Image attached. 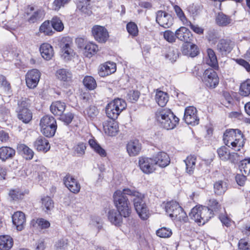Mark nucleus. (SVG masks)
<instances>
[{"label":"nucleus","instance_id":"nucleus-36","mask_svg":"<svg viewBox=\"0 0 250 250\" xmlns=\"http://www.w3.org/2000/svg\"><path fill=\"white\" fill-rule=\"evenodd\" d=\"M168 96L166 92L162 91H157L155 100L158 104L162 107L165 106L168 101Z\"/></svg>","mask_w":250,"mask_h":250},{"label":"nucleus","instance_id":"nucleus-42","mask_svg":"<svg viewBox=\"0 0 250 250\" xmlns=\"http://www.w3.org/2000/svg\"><path fill=\"white\" fill-rule=\"evenodd\" d=\"M216 22L220 26H226L230 24L231 19L223 13H219L216 17Z\"/></svg>","mask_w":250,"mask_h":250},{"label":"nucleus","instance_id":"nucleus-28","mask_svg":"<svg viewBox=\"0 0 250 250\" xmlns=\"http://www.w3.org/2000/svg\"><path fill=\"white\" fill-rule=\"evenodd\" d=\"M182 52L185 55L194 57L197 55L198 51L196 45L188 42L182 46Z\"/></svg>","mask_w":250,"mask_h":250},{"label":"nucleus","instance_id":"nucleus-29","mask_svg":"<svg viewBox=\"0 0 250 250\" xmlns=\"http://www.w3.org/2000/svg\"><path fill=\"white\" fill-rule=\"evenodd\" d=\"M66 107L65 104L61 101L53 102L50 106V111L55 115L60 116Z\"/></svg>","mask_w":250,"mask_h":250},{"label":"nucleus","instance_id":"nucleus-7","mask_svg":"<svg viewBox=\"0 0 250 250\" xmlns=\"http://www.w3.org/2000/svg\"><path fill=\"white\" fill-rule=\"evenodd\" d=\"M91 33L94 39L99 43H105L109 37L107 29L99 25H95L92 27Z\"/></svg>","mask_w":250,"mask_h":250},{"label":"nucleus","instance_id":"nucleus-15","mask_svg":"<svg viewBox=\"0 0 250 250\" xmlns=\"http://www.w3.org/2000/svg\"><path fill=\"white\" fill-rule=\"evenodd\" d=\"M234 45V42L230 40L221 39L219 41L216 48L222 55H226L230 52Z\"/></svg>","mask_w":250,"mask_h":250},{"label":"nucleus","instance_id":"nucleus-21","mask_svg":"<svg viewBox=\"0 0 250 250\" xmlns=\"http://www.w3.org/2000/svg\"><path fill=\"white\" fill-rule=\"evenodd\" d=\"M156 166L161 167H165L170 163V158L168 155L165 152H159L153 157Z\"/></svg>","mask_w":250,"mask_h":250},{"label":"nucleus","instance_id":"nucleus-43","mask_svg":"<svg viewBox=\"0 0 250 250\" xmlns=\"http://www.w3.org/2000/svg\"><path fill=\"white\" fill-rule=\"evenodd\" d=\"M196 158L194 156L190 155L185 160L187 172L191 174L195 168Z\"/></svg>","mask_w":250,"mask_h":250},{"label":"nucleus","instance_id":"nucleus-55","mask_svg":"<svg viewBox=\"0 0 250 250\" xmlns=\"http://www.w3.org/2000/svg\"><path fill=\"white\" fill-rule=\"evenodd\" d=\"M70 0H54L52 4V9L58 11L61 8L67 4Z\"/></svg>","mask_w":250,"mask_h":250},{"label":"nucleus","instance_id":"nucleus-22","mask_svg":"<svg viewBox=\"0 0 250 250\" xmlns=\"http://www.w3.org/2000/svg\"><path fill=\"white\" fill-rule=\"evenodd\" d=\"M107 217L110 222L116 226H120L123 223V216L117 210L112 209L108 211Z\"/></svg>","mask_w":250,"mask_h":250},{"label":"nucleus","instance_id":"nucleus-64","mask_svg":"<svg viewBox=\"0 0 250 250\" xmlns=\"http://www.w3.org/2000/svg\"><path fill=\"white\" fill-rule=\"evenodd\" d=\"M140 96V92L138 91H130L127 94V99L131 103L136 102Z\"/></svg>","mask_w":250,"mask_h":250},{"label":"nucleus","instance_id":"nucleus-27","mask_svg":"<svg viewBox=\"0 0 250 250\" xmlns=\"http://www.w3.org/2000/svg\"><path fill=\"white\" fill-rule=\"evenodd\" d=\"M55 76L59 80L64 82H70L72 78L71 72L69 70L64 68L57 70Z\"/></svg>","mask_w":250,"mask_h":250},{"label":"nucleus","instance_id":"nucleus-25","mask_svg":"<svg viewBox=\"0 0 250 250\" xmlns=\"http://www.w3.org/2000/svg\"><path fill=\"white\" fill-rule=\"evenodd\" d=\"M40 52L43 59L50 60L54 56L53 47L48 43H43L40 47Z\"/></svg>","mask_w":250,"mask_h":250},{"label":"nucleus","instance_id":"nucleus-57","mask_svg":"<svg viewBox=\"0 0 250 250\" xmlns=\"http://www.w3.org/2000/svg\"><path fill=\"white\" fill-rule=\"evenodd\" d=\"M240 94L247 96L250 94V81H247L241 83L240 88Z\"/></svg>","mask_w":250,"mask_h":250},{"label":"nucleus","instance_id":"nucleus-46","mask_svg":"<svg viewBox=\"0 0 250 250\" xmlns=\"http://www.w3.org/2000/svg\"><path fill=\"white\" fill-rule=\"evenodd\" d=\"M90 0H77V8L81 12L89 14L88 7Z\"/></svg>","mask_w":250,"mask_h":250},{"label":"nucleus","instance_id":"nucleus-53","mask_svg":"<svg viewBox=\"0 0 250 250\" xmlns=\"http://www.w3.org/2000/svg\"><path fill=\"white\" fill-rule=\"evenodd\" d=\"M126 30L130 35L136 37L138 34V28L137 24L134 22H129L126 24Z\"/></svg>","mask_w":250,"mask_h":250},{"label":"nucleus","instance_id":"nucleus-16","mask_svg":"<svg viewBox=\"0 0 250 250\" xmlns=\"http://www.w3.org/2000/svg\"><path fill=\"white\" fill-rule=\"evenodd\" d=\"M65 187L72 192L78 193L81 189V186L77 180L70 175H66L63 178Z\"/></svg>","mask_w":250,"mask_h":250},{"label":"nucleus","instance_id":"nucleus-50","mask_svg":"<svg viewBox=\"0 0 250 250\" xmlns=\"http://www.w3.org/2000/svg\"><path fill=\"white\" fill-rule=\"evenodd\" d=\"M51 25L57 31H62L64 29V25L62 20L57 17H54L51 20Z\"/></svg>","mask_w":250,"mask_h":250},{"label":"nucleus","instance_id":"nucleus-63","mask_svg":"<svg viewBox=\"0 0 250 250\" xmlns=\"http://www.w3.org/2000/svg\"><path fill=\"white\" fill-rule=\"evenodd\" d=\"M175 204H179L175 201H170L167 203L165 205L166 212L169 217L171 216V214H172V212L174 211L175 207L174 206H176Z\"/></svg>","mask_w":250,"mask_h":250},{"label":"nucleus","instance_id":"nucleus-9","mask_svg":"<svg viewBox=\"0 0 250 250\" xmlns=\"http://www.w3.org/2000/svg\"><path fill=\"white\" fill-rule=\"evenodd\" d=\"M41 73L37 69H32L27 72L25 75L26 86L30 89L36 88L40 81Z\"/></svg>","mask_w":250,"mask_h":250},{"label":"nucleus","instance_id":"nucleus-17","mask_svg":"<svg viewBox=\"0 0 250 250\" xmlns=\"http://www.w3.org/2000/svg\"><path fill=\"white\" fill-rule=\"evenodd\" d=\"M12 221L18 230H22L26 224V218L24 213L20 211L15 212L12 216Z\"/></svg>","mask_w":250,"mask_h":250},{"label":"nucleus","instance_id":"nucleus-32","mask_svg":"<svg viewBox=\"0 0 250 250\" xmlns=\"http://www.w3.org/2000/svg\"><path fill=\"white\" fill-rule=\"evenodd\" d=\"M88 144L92 150L102 157L106 156V151L98 144L94 139H90Z\"/></svg>","mask_w":250,"mask_h":250},{"label":"nucleus","instance_id":"nucleus-19","mask_svg":"<svg viewBox=\"0 0 250 250\" xmlns=\"http://www.w3.org/2000/svg\"><path fill=\"white\" fill-rule=\"evenodd\" d=\"M116 70V64L113 62H106L99 67L98 73L101 77H105L114 73Z\"/></svg>","mask_w":250,"mask_h":250},{"label":"nucleus","instance_id":"nucleus-13","mask_svg":"<svg viewBox=\"0 0 250 250\" xmlns=\"http://www.w3.org/2000/svg\"><path fill=\"white\" fill-rule=\"evenodd\" d=\"M17 112L18 118L24 123H28L32 119V114L24 101L19 103Z\"/></svg>","mask_w":250,"mask_h":250},{"label":"nucleus","instance_id":"nucleus-6","mask_svg":"<svg viewBox=\"0 0 250 250\" xmlns=\"http://www.w3.org/2000/svg\"><path fill=\"white\" fill-rule=\"evenodd\" d=\"M40 125L42 133L48 137L54 135L57 127L55 118L49 115L44 116L41 119Z\"/></svg>","mask_w":250,"mask_h":250},{"label":"nucleus","instance_id":"nucleus-34","mask_svg":"<svg viewBox=\"0 0 250 250\" xmlns=\"http://www.w3.org/2000/svg\"><path fill=\"white\" fill-rule=\"evenodd\" d=\"M200 208L201 224L204 225L213 216V213L208 207L200 206Z\"/></svg>","mask_w":250,"mask_h":250},{"label":"nucleus","instance_id":"nucleus-52","mask_svg":"<svg viewBox=\"0 0 250 250\" xmlns=\"http://www.w3.org/2000/svg\"><path fill=\"white\" fill-rule=\"evenodd\" d=\"M174 10L176 15L179 18V20L182 22L183 24L184 25L187 24L188 23V21L185 16L182 9L178 5H174Z\"/></svg>","mask_w":250,"mask_h":250},{"label":"nucleus","instance_id":"nucleus-3","mask_svg":"<svg viewBox=\"0 0 250 250\" xmlns=\"http://www.w3.org/2000/svg\"><path fill=\"white\" fill-rule=\"evenodd\" d=\"M225 144L235 151H239L244 145L243 134L239 129L227 130L224 134Z\"/></svg>","mask_w":250,"mask_h":250},{"label":"nucleus","instance_id":"nucleus-41","mask_svg":"<svg viewBox=\"0 0 250 250\" xmlns=\"http://www.w3.org/2000/svg\"><path fill=\"white\" fill-rule=\"evenodd\" d=\"M25 193L27 192L19 188L11 189L9 191L8 195L12 200L18 201L23 199Z\"/></svg>","mask_w":250,"mask_h":250},{"label":"nucleus","instance_id":"nucleus-30","mask_svg":"<svg viewBox=\"0 0 250 250\" xmlns=\"http://www.w3.org/2000/svg\"><path fill=\"white\" fill-rule=\"evenodd\" d=\"M15 155V150L12 147L2 146L0 147V159L2 161L12 158Z\"/></svg>","mask_w":250,"mask_h":250},{"label":"nucleus","instance_id":"nucleus-40","mask_svg":"<svg viewBox=\"0 0 250 250\" xmlns=\"http://www.w3.org/2000/svg\"><path fill=\"white\" fill-rule=\"evenodd\" d=\"M41 208L42 210L45 212L50 210L54 207V202L52 199L48 196H44L42 197L41 200Z\"/></svg>","mask_w":250,"mask_h":250},{"label":"nucleus","instance_id":"nucleus-61","mask_svg":"<svg viewBox=\"0 0 250 250\" xmlns=\"http://www.w3.org/2000/svg\"><path fill=\"white\" fill-rule=\"evenodd\" d=\"M164 39L169 42L172 43L175 42L177 38L175 33H174L170 30H166L164 32Z\"/></svg>","mask_w":250,"mask_h":250},{"label":"nucleus","instance_id":"nucleus-54","mask_svg":"<svg viewBox=\"0 0 250 250\" xmlns=\"http://www.w3.org/2000/svg\"><path fill=\"white\" fill-rule=\"evenodd\" d=\"M217 153L221 159L224 161L227 160L230 158V153L226 146H221L217 150Z\"/></svg>","mask_w":250,"mask_h":250},{"label":"nucleus","instance_id":"nucleus-18","mask_svg":"<svg viewBox=\"0 0 250 250\" xmlns=\"http://www.w3.org/2000/svg\"><path fill=\"white\" fill-rule=\"evenodd\" d=\"M175 36L179 40L186 43L190 42L192 39L191 32L184 26L180 27L175 31Z\"/></svg>","mask_w":250,"mask_h":250},{"label":"nucleus","instance_id":"nucleus-58","mask_svg":"<svg viewBox=\"0 0 250 250\" xmlns=\"http://www.w3.org/2000/svg\"><path fill=\"white\" fill-rule=\"evenodd\" d=\"M44 16L43 11L41 10H37L34 12L28 19V21L31 23H34L39 20L42 19Z\"/></svg>","mask_w":250,"mask_h":250},{"label":"nucleus","instance_id":"nucleus-1","mask_svg":"<svg viewBox=\"0 0 250 250\" xmlns=\"http://www.w3.org/2000/svg\"><path fill=\"white\" fill-rule=\"evenodd\" d=\"M134 189L125 188L123 190H117L113 194L114 204L117 209L124 217L127 218L131 213V207L128 199L126 195L132 196L134 198Z\"/></svg>","mask_w":250,"mask_h":250},{"label":"nucleus","instance_id":"nucleus-10","mask_svg":"<svg viewBox=\"0 0 250 250\" xmlns=\"http://www.w3.org/2000/svg\"><path fill=\"white\" fill-rule=\"evenodd\" d=\"M138 164L141 170L144 173L150 174L156 170V166L153 158L140 157Z\"/></svg>","mask_w":250,"mask_h":250},{"label":"nucleus","instance_id":"nucleus-49","mask_svg":"<svg viewBox=\"0 0 250 250\" xmlns=\"http://www.w3.org/2000/svg\"><path fill=\"white\" fill-rule=\"evenodd\" d=\"M84 85L89 90L95 89L97 86L95 80L89 76H85L83 80Z\"/></svg>","mask_w":250,"mask_h":250},{"label":"nucleus","instance_id":"nucleus-26","mask_svg":"<svg viewBox=\"0 0 250 250\" xmlns=\"http://www.w3.org/2000/svg\"><path fill=\"white\" fill-rule=\"evenodd\" d=\"M141 149V145L137 140L129 141L126 145V150L130 156L138 155Z\"/></svg>","mask_w":250,"mask_h":250},{"label":"nucleus","instance_id":"nucleus-24","mask_svg":"<svg viewBox=\"0 0 250 250\" xmlns=\"http://www.w3.org/2000/svg\"><path fill=\"white\" fill-rule=\"evenodd\" d=\"M103 128L104 133L111 136H115L119 131L118 124L114 121L104 122Z\"/></svg>","mask_w":250,"mask_h":250},{"label":"nucleus","instance_id":"nucleus-47","mask_svg":"<svg viewBox=\"0 0 250 250\" xmlns=\"http://www.w3.org/2000/svg\"><path fill=\"white\" fill-rule=\"evenodd\" d=\"M239 168L246 175L250 174V158L245 159L240 162Z\"/></svg>","mask_w":250,"mask_h":250},{"label":"nucleus","instance_id":"nucleus-2","mask_svg":"<svg viewBox=\"0 0 250 250\" xmlns=\"http://www.w3.org/2000/svg\"><path fill=\"white\" fill-rule=\"evenodd\" d=\"M155 119L160 126L167 130L173 129L179 122V118L170 109L166 108L158 110Z\"/></svg>","mask_w":250,"mask_h":250},{"label":"nucleus","instance_id":"nucleus-39","mask_svg":"<svg viewBox=\"0 0 250 250\" xmlns=\"http://www.w3.org/2000/svg\"><path fill=\"white\" fill-rule=\"evenodd\" d=\"M0 84L3 91V97H10L11 95V86L3 75H0Z\"/></svg>","mask_w":250,"mask_h":250},{"label":"nucleus","instance_id":"nucleus-38","mask_svg":"<svg viewBox=\"0 0 250 250\" xmlns=\"http://www.w3.org/2000/svg\"><path fill=\"white\" fill-rule=\"evenodd\" d=\"M17 150L20 153L24 154L26 159L31 160L33 157V151L24 144H19L17 146Z\"/></svg>","mask_w":250,"mask_h":250},{"label":"nucleus","instance_id":"nucleus-33","mask_svg":"<svg viewBox=\"0 0 250 250\" xmlns=\"http://www.w3.org/2000/svg\"><path fill=\"white\" fill-rule=\"evenodd\" d=\"M98 50V45L93 42H87L84 47L83 54L85 56L91 58L95 54Z\"/></svg>","mask_w":250,"mask_h":250},{"label":"nucleus","instance_id":"nucleus-5","mask_svg":"<svg viewBox=\"0 0 250 250\" xmlns=\"http://www.w3.org/2000/svg\"><path fill=\"white\" fill-rule=\"evenodd\" d=\"M126 107V104L125 100L119 98L115 99L106 105V114L109 118L115 120Z\"/></svg>","mask_w":250,"mask_h":250},{"label":"nucleus","instance_id":"nucleus-60","mask_svg":"<svg viewBox=\"0 0 250 250\" xmlns=\"http://www.w3.org/2000/svg\"><path fill=\"white\" fill-rule=\"evenodd\" d=\"M74 118V114L71 112H68L60 115V120L64 123L66 125H68L71 123Z\"/></svg>","mask_w":250,"mask_h":250},{"label":"nucleus","instance_id":"nucleus-4","mask_svg":"<svg viewBox=\"0 0 250 250\" xmlns=\"http://www.w3.org/2000/svg\"><path fill=\"white\" fill-rule=\"evenodd\" d=\"M134 193L133 201L135 210L142 220H146L150 217V213L144 201V196L137 191Z\"/></svg>","mask_w":250,"mask_h":250},{"label":"nucleus","instance_id":"nucleus-45","mask_svg":"<svg viewBox=\"0 0 250 250\" xmlns=\"http://www.w3.org/2000/svg\"><path fill=\"white\" fill-rule=\"evenodd\" d=\"M189 216L191 219L201 225V215L200 206H196L192 208Z\"/></svg>","mask_w":250,"mask_h":250},{"label":"nucleus","instance_id":"nucleus-56","mask_svg":"<svg viewBox=\"0 0 250 250\" xmlns=\"http://www.w3.org/2000/svg\"><path fill=\"white\" fill-rule=\"evenodd\" d=\"M166 57L171 62H175L179 57L178 50L173 48H170L168 50Z\"/></svg>","mask_w":250,"mask_h":250},{"label":"nucleus","instance_id":"nucleus-20","mask_svg":"<svg viewBox=\"0 0 250 250\" xmlns=\"http://www.w3.org/2000/svg\"><path fill=\"white\" fill-rule=\"evenodd\" d=\"M175 210L172 214H171L170 217L174 221L181 222H186L188 220V217L186 213L179 204H175Z\"/></svg>","mask_w":250,"mask_h":250},{"label":"nucleus","instance_id":"nucleus-14","mask_svg":"<svg viewBox=\"0 0 250 250\" xmlns=\"http://www.w3.org/2000/svg\"><path fill=\"white\" fill-rule=\"evenodd\" d=\"M156 21L161 26L168 28L172 24L173 20L171 16L162 11H159L156 14Z\"/></svg>","mask_w":250,"mask_h":250},{"label":"nucleus","instance_id":"nucleus-51","mask_svg":"<svg viewBox=\"0 0 250 250\" xmlns=\"http://www.w3.org/2000/svg\"><path fill=\"white\" fill-rule=\"evenodd\" d=\"M56 250H72V247L67 240L62 239L58 241L56 245Z\"/></svg>","mask_w":250,"mask_h":250},{"label":"nucleus","instance_id":"nucleus-23","mask_svg":"<svg viewBox=\"0 0 250 250\" xmlns=\"http://www.w3.org/2000/svg\"><path fill=\"white\" fill-rule=\"evenodd\" d=\"M34 148L39 151L47 152L50 148L48 141L43 137H39L34 141Z\"/></svg>","mask_w":250,"mask_h":250},{"label":"nucleus","instance_id":"nucleus-35","mask_svg":"<svg viewBox=\"0 0 250 250\" xmlns=\"http://www.w3.org/2000/svg\"><path fill=\"white\" fill-rule=\"evenodd\" d=\"M13 245V239L10 236H0V250H9Z\"/></svg>","mask_w":250,"mask_h":250},{"label":"nucleus","instance_id":"nucleus-48","mask_svg":"<svg viewBox=\"0 0 250 250\" xmlns=\"http://www.w3.org/2000/svg\"><path fill=\"white\" fill-rule=\"evenodd\" d=\"M52 27L49 21H45L40 26L39 30L41 33H42L45 35L50 36L53 33Z\"/></svg>","mask_w":250,"mask_h":250},{"label":"nucleus","instance_id":"nucleus-11","mask_svg":"<svg viewBox=\"0 0 250 250\" xmlns=\"http://www.w3.org/2000/svg\"><path fill=\"white\" fill-rule=\"evenodd\" d=\"M184 120L188 125H192L199 124V119L197 116V111L195 107L189 106L186 108L184 114Z\"/></svg>","mask_w":250,"mask_h":250},{"label":"nucleus","instance_id":"nucleus-8","mask_svg":"<svg viewBox=\"0 0 250 250\" xmlns=\"http://www.w3.org/2000/svg\"><path fill=\"white\" fill-rule=\"evenodd\" d=\"M203 81L207 86L213 88L219 83V80L216 72L211 69H207L203 75Z\"/></svg>","mask_w":250,"mask_h":250},{"label":"nucleus","instance_id":"nucleus-12","mask_svg":"<svg viewBox=\"0 0 250 250\" xmlns=\"http://www.w3.org/2000/svg\"><path fill=\"white\" fill-rule=\"evenodd\" d=\"M72 42L69 38H65L63 39V42L61 44L62 57L65 61H69L71 59L75 53L71 46Z\"/></svg>","mask_w":250,"mask_h":250},{"label":"nucleus","instance_id":"nucleus-37","mask_svg":"<svg viewBox=\"0 0 250 250\" xmlns=\"http://www.w3.org/2000/svg\"><path fill=\"white\" fill-rule=\"evenodd\" d=\"M208 58H207V63L213 67L217 68L218 67V61L214 51L210 48L207 49Z\"/></svg>","mask_w":250,"mask_h":250},{"label":"nucleus","instance_id":"nucleus-44","mask_svg":"<svg viewBox=\"0 0 250 250\" xmlns=\"http://www.w3.org/2000/svg\"><path fill=\"white\" fill-rule=\"evenodd\" d=\"M227 184L223 181H218L214 184V192L218 195H221L225 192L227 189Z\"/></svg>","mask_w":250,"mask_h":250},{"label":"nucleus","instance_id":"nucleus-62","mask_svg":"<svg viewBox=\"0 0 250 250\" xmlns=\"http://www.w3.org/2000/svg\"><path fill=\"white\" fill-rule=\"evenodd\" d=\"M86 148L85 144L79 143L74 147V151L78 156H82L84 154Z\"/></svg>","mask_w":250,"mask_h":250},{"label":"nucleus","instance_id":"nucleus-59","mask_svg":"<svg viewBox=\"0 0 250 250\" xmlns=\"http://www.w3.org/2000/svg\"><path fill=\"white\" fill-rule=\"evenodd\" d=\"M156 234L160 237L168 238L172 235V231L168 228L163 227L157 230Z\"/></svg>","mask_w":250,"mask_h":250},{"label":"nucleus","instance_id":"nucleus-31","mask_svg":"<svg viewBox=\"0 0 250 250\" xmlns=\"http://www.w3.org/2000/svg\"><path fill=\"white\" fill-rule=\"evenodd\" d=\"M83 114L86 119L92 121L97 117L99 114V110L96 106L91 105L84 109Z\"/></svg>","mask_w":250,"mask_h":250}]
</instances>
